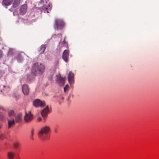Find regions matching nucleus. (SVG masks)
<instances>
[{
  "mask_svg": "<svg viewBox=\"0 0 159 159\" xmlns=\"http://www.w3.org/2000/svg\"><path fill=\"white\" fill-rule=\"evenodd\" d=\"M50 128L48 126H45L41 128L39 132L38 136L42 140H46L48 139L49 137V133Z\"/></svg>",
  "mask_w": 159,
  "mask_h": 159,
  "instance_id": "1",
  "label": "nucleus"
},
{
  "mask_svg": "<svg viewBox=\"0 0 159 159\" xmlns=\"http://www.w3.org/2000/svg\"><path fill=\"white\" fill-rule=\"evenodd\" d=\"M44 69L43 65L42 64L35 63L33 66L32 72L34 75H35L36 73L41 74Z\"/></svg>",
  "mask_w": 159,
  "mask_h": 159,
  "instance_id": "2",
  "label": "nucleus"
},
{
  "mask_svg": "<svg viewBox=\"0 0 159 159\" xmlns=\"http://www.w3.org/2000/svg\"><path fill=\"white\" fill-rule=\"evenodd\" d=\"M65 25L63 21L60 19H56L55 20L54 28L57 30L62 29Z\"/></svg>",
  "mask_w": 159,
  "mask_h": 159,
  "instance_id": "3",
  "label": "nucleus"
},
{
  "mask_svg": "<svg viewBox=\"0 0 159 159\" xmlns=\"http://www.w3.org/2000/svg\"><path fill=\"white\" fill-rule=\"evenodd\" d=\"M24 118L25 121L27 122H30L32 120L33 118V116L30 111H29L28 112H25V114L24 116Z\"/></svg>",
  "mask_w": 159,
  "mask_h": 159,
  "instance_id": "4",
  "label": "nucleus"
},
{
  "mask_svg": "<svg viewBox=\"0 0 159 159\" xmlns=\"http://www.w3.org/2000/svg\"><path fill=\"white\" fill-rule=\"evenodd\" d=\"M52 8V5L50 3L48 5H44L42 7V11L44 12L48 13L51 11Z\"/></svg>",
  "mask_w": 159,
  "mask_h": 159,
  "instance_id": "5",
  "label": "nucleus"
},
{
  "mask_svg": "<svg viewBox=\"0 0 159 159\" xmlns=\"http://www.w3.org/2000/svg\"><path fill=\"white\" fill-rule=\"evenodd\" d=\"M34 105L36 106L43 107L45 105L44 101H42L39 99H36L33 102Z\"/></svg>",
  "mask_w": 159,
  "mask_h": 159,
  "instance_id": "6",
  "label": "nucleus"
},
{
  "mask_svg": "<svg viewBox=\"0 0 159 159\" xmlns=\"http://www.w3.org/2000/svg\"><path fill=\"white\" fill-rule=\"evenodd\" d=\"M69 56V50H65L63 53L62 56V58L66 62H67Z\"/></svg>",
  "mask_w": 159,
  "mask_h": 159,
  "instance_id": "7",
  "label": "nucleus"
},
{
  "mask_svg": "<svg viewBox=\"0 0 159 159\" xmlns=\"http://www.w3.org/2000/svg\"><path fill=\"white\" fill-rule=\"evenodd\" d=\"M27 10V5L24 4L22 5L20 10V13L21 15H24L26 12Z\"/></svg>",
  "mask_w": 159,
  "mask_h": 159,
  "instance_id": "8",
  "label": "nucleus"
},
{
  "mask_svg": "<svg viewBox=\"0 0 159 159\" xmlns=\"http://www.w3.org/2000/svg\"><path fill=\"white\" fill-rule=\"evenodd\" d=\"M49 112V111L48 106H47L41 111V114L42 116L45 118Z\"/></svg>",
  "mask_w": 159,
  "mask_h": 159,
  "instance_id": "9",
  "label": "nucleus"
},
{
  "mask_svg": "<svg viewBox=\"0 0 159 159\" xmlns=\"http://www.w3.org/2000/svg\"><path fill=\"white\" fill-rule=\"evenodd\" d=\"M22 91L25 95H27L29 93V89L27 85H24L22 87Z\"/></svg>",
  "mask_w": 159,
  "mask_h": 159,
  "instance_id": "10",
  "label": "nucleus"
},
{
  "mask_svg": "<svg viewBox=\"0 0 159 159\" xmlns=\"http://www.w3.org/2000/svg\"><path fill=\"white\" fill-rule=\"evenodd\" d=\"M74 74L71 72H70L68 74V80L70 84H72L74 81Z\"/></svg>",
  "mask_w": 159,
  "mask_h": 159,
  "instance_id": "11",
  "label": "nucleus"
},
{
  "mask_svg": "<svg viewBox=\"0 0 159 159\" xmlns=\"http://www.w3.org/2000/svg\"><path fill=\"white\" fill-rule=\"evenodd\" d=\"M13 1V0H3L2 4L3 5L8 6L10 5Z\"/></svg>",
  "mask_w": 159,
  "mask_h": 159,
  "instance_id": "12",
  "label": "nucleus"
},
{
  "mask_svg": "<svg viewBox=\"0 0 159 159\" xmlns=\"http://www.w3.org/2000/svg\"><path fill=\"white\" fill-rule=\"evenodd\" d=\"M66 78H62L60 76H58L57 77V80L59 82L61 85H63L64 84Z\"/></svg>",
  "mask_w": 159,
  "mask_h": 159,
  "instance_id": "13",
  "label": "nucleus"
},
{
  "mask_svg": "<svg viewBox=\"0 0 159 159\" xmlns=\"http://www.w3.org/2000/svg\"><path fill=\"white\" fill-rule=\"evenodd\" d=\"M8 127L10 128L14 125L15 124V121L13 118L11 119H8Z\"/></svg>",
  "mask_w": 159,
  "mask_h": 159,
  "instance_id": "14",
  "label": "nucleus"
},
{
  "mask_svg": "<svg viewBox=\"0 0 159 159\" xmlns=\"http://www.w3.org/2000/svg\"><path fill=\"white\" fill-rule=\"evenodd\" d=\"M2 108L0 107V120H3L5 119L4 114L1 112V111H2Z\"/></svg>",
  "mask_w": 159,
  "mask_h": 159,
  "instance_id": "15",
  "label": "nucleus"
},
{
  "mask_svg": "<svg viewBox=\"0 0 159 159\" xmlns=\"http://www.w3.org/2000/svg\"><path fill=\"white\" fill-rule=\"evenodd\" d=\"M46 48V46L45 45H42L40 48L39 50V52L40 54H42L44 53V51Z\"/></svg>",
  "mask_w": 159,
  "mask_h": 159,
  "instance_id": "16",
  "label": "nucleus"
},
{
  "mask_svg": "<svg viewBox=\"0 0 159 159\" xmlns=\"http://www.w3.org/2000/svg\"><path fill=\"white\" fill-rule=\"evenodd\" d=\"M14 153L12 152H8L7 153V156L8 157L11 159H12L14 157Z\"/></svg>",
  "mask_w": 159,
  "mask_h": 159,
  "instance_id": "17",
  "label": "nucleus"
},
{
  "mask_svg": "<svg viewBox=\"0 0 159 159\" xmlns=\"http://www.w3.org/2000/svg\"><path fill=\"white\" fill-rule=\"evenodd\" d=\"M20 0H14L13 6L15 7H17L20 4Z\"/></svg>",
  "mask_w": 159,
  "mask_h": 159,
  "instance_id": "18",
  "label": "nucleus"
},
{
  "mask_svg": "<svg viewBox=\"0 0 159 159\" xmlns=\"http://www.w3.org/2000/svg\"><path fill=\"white\" fill-rule=\"evenodd\" d=\"M22 118V115L21 114L18 115L16 118V120L17 122H19L21 121Z\"/></svg>",
  "mask_w": 159,
  "mask_h": 159,
  "instance_id": "19",
  "label": "nucleus"
},
{
  "mask_svg": "<svg viewBox=\"0 0 159 159\" xmlns=\"http://www.w3.org/2000/svg\"><path fill=\"white\" fill-rule=\"evenodd\" d=\"M20 145V143L19 142L16 141L14 143V147L15 148H17Z\"/></svg>",
  "mask_w": 159,
  "mask_h": 159,
  "instance_id": "20",
  "label": "nucleus"
},
{
  "mask_svg": "<svg viewBox=\"0 0 159 159\" xmlns=\"http://www.w3.org/2000/svg\"><path fill=\"white\" fill-rule=\"evenodd\" d=\"M60 46L61 48H62L63 47H66L67 46V44L66 42L64 41L63 42H62L60 43Z\"/></svg>",
  "mask_w": 159,
  "mask_h": 159,
  "instance_id": "21",
  "label": "nucleus"
},
{
  "mask_svg": "<svg viewBox=\"0 0 159 159\" xmlns=\"http://www.w3.org/2000/svg\"><path fill=\"white\" fill-rule=\"evenodd\" d=\"M14 114V112L13 110L10 111L8 113V115L9 117H11Z\"/></svg>",
  "mask_w": 159,
  "mask_h": 159,
  "instance_id": "22",
  "label": "nucleus"
},
{
  "mask_svg": "<svg viewBox=\"0 0 159 159\" xmlns=\"http://www.w3.org/2000/svg\"><path fill=\"white\" fill-rule=\"evenodd\" d=\"M5 138V135L4 134L1 133L0 134V139L2 140Z\"/></svg>",
  "mask_w": 159,
  "mask_h": 159,
  "instance_id": "23",
  "label": "nucleus"
},
{
  "mask_svg": "<svg viewBox=\"0 0 159 159\" xmlns=\"http://www.w3.org/2000/svg\"><path fill=\"white\" fill-rule=\"evenodd\" d=\"M69 87V86L67 84L66 85V86L64 88V92H66L67 91Z\"/></svg>",
  "mask_w": 159,
  "mask_h": 159,
  "instance_id": "24",
  "label": "nucleus"
},
{
  "mask_svg": "<svg viewBox=\"0 0 159 159\" xmlns=\"http://www.w3.org/2000/svg\"><path fill=\"white\" fill-rule=\"evenodd\" d=\"M34 134V130L33 129H32L31 130V138L33 139V136Z\"/></svg>",
  "mask_w": 159,
  "mask_h": 159,
  "instance_id": "25",
  "label": "nucleus"
},
{
  "mask_svg": "<svg viewBox=\"0 0 159 159\" xmlns=\"http://www.w3.org/2000/svg\"><path fill=\"white\" fill-rule=\"evenodd\" d=\"M2 54V52L1 50H0V57H1Z\"/></svg>",
  "mask_w": 159,
  "mask_h": 159,
  "instance_id": "26",
  "label": "nucleus"
},
{
  "mask_svg": "<svg viewBox=\"0 0 159 159\" xmlns=\"http://www.w3.org/2000/svg\"><path fill=\"white\" fill-rule=\"evenodd\" d=\"M41 120V117H39L38 119V120L39 121H40Z\"/></svg>",
  "mask_w": 159,
  "mask_h": 159,
  "instance_id": "27",
  "label": "nucleus"
},
{
  "mask_svg": "<svg viewBox=\"0 0 159 159\" xmlns=\"http://www.w3.org/2000/svg\"><path fill=\"white\" fill-rule=\"evenodd\" d=\"M1 127V125L0 124V128Z\"/></svg>",
  "mask_w": 159,
  "mask_h": 159,
  "instance_id": "28",
  "label": "nucleus"
}]
</instances>
